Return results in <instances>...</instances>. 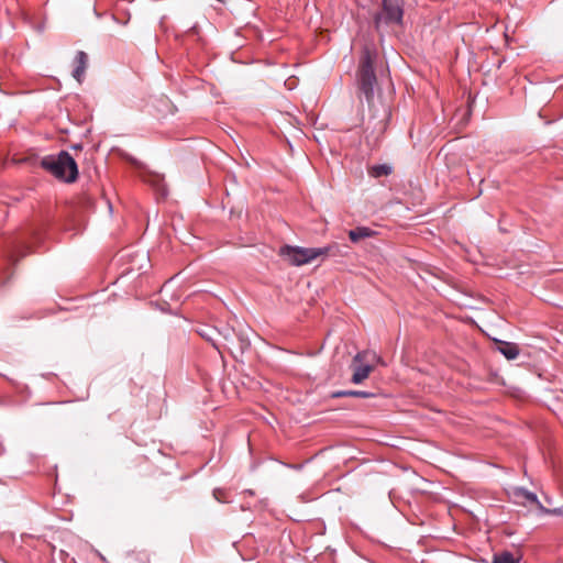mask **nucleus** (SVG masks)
I'll list each match as a JSON object with an SVG mask.
<instances>
[{
    "label": "nucleus",
    "mask_w": 563,
    "mask_h": 563,
    "mask_svg": "<svg viewBox=\"0 0 563 563\" xmlns=\"http://www.w3.org/2000/svg\"><path fill=\"white\" fill-rule=\"evenodd\" d=\"M375 233L376 232L368 227H356L349 231V238L353 243H358L362 240L372 238Z\"/></svg>",
    "instance_id": "obj_9"
},
{
    "label": "nucleus",
    "mask_w": 563,
    "mask_h": 563,
    "mask_svg": "<svg viewBox=\"0 0 563 563\" xmlns=\"http://www.w3.org/2000/svg\"><path fill=\"white\" fill-rule=\"evenodd\" d=\"M75 68L73 70V77L80 84L85 76V71L88 64V56L85 52L79 51L75 56Z\"/></svg>",
    "instance_id": "obj_7"
},
{
    "label": "nucleus",
    "mask_w": 563,
    "mask_h": 563,
    "mask_svg": "<svg viewBox=\"0 0 563 563\" xmlns=\"http://www.w3.org/2000/svg\"><path fill=\"white\" fill-rule=\"evenodd\" d=\"M324 252L325 251L317 250V247L284 245L279 250V255L290 265L302 266L312 263Z\"/></svg>",
    "instance_id": "obj_4"
},
{
    "label": "nucleus",
    "mask_w": 563,
    "mask_h": 563,
    "mask_svg": "<svg viewBox=\"0 0 563 563\" xmlns=\"http://www.w3.org/2000/svg\"><path fill=\"white\" fill-rule=\"evenodd\" d=\"M372 356V358L376 360L379 364L385 365L380 356L376 355L375 353L369 352H358L352 361L351 367L353 369L352 375V383L354 384H361L363 380H365L371 372L373 371V366L369 364H364L363 361L367 358V356Z\"/></svg>",
    "instance_id": "obj_5"
},
{
    "label": "nucleus",
    "mask_w": 563,
    "mask_h": 563,
    "mask_svg": "<svg viewBox=\"0 0 563 563\" xmlns=\"http://www.w3.org/2000/svg\"><path fill=\"white\" fill-rule=\"evenodd\" d=\"M376 56L377 53L373 45H364L360 58L357 81L360 91L364 95L367 102H371L373 99L376 86V75L373 67Z\"/></svg>",
    "instance_id": "obj_1"
},
{
    "label": "nucleus",
    "mask_w": 563,
    "mask_h": 563,
    "mask_svg": "<svg viewBox=\"0 0 563 563\" xmlns=\"http://www.w3.org/2000/svg\"><path fill=\"white\" fill-rule=\"evenodd\" d=\"M493 563H519V560L512 553L505 551L500 554H495Z\"/></svg>",
    "instance_id": "obj_14"
},
{
    "label": "nucleus",
    "mask_w": 563,
    "mask_h": 563,
    "mask_svg": "<svg viewBox=\"0 0 563 563\" xmlns=\"http://www.w3.org/2000/svg\"><path fill=\"white\" fill-rule=\"evenodd\" d=\"M387 128V113L385 112L384 117L379 119L373 128V131L369 134H366L365 139L368 143L376 144L379 140V136L384 134Z\"/></svg>",
    "instance_id": "obj_8"
},
{
    "label": "nucleus",
    "mask_w": 563,
    "mask_h": 563,
    "mask_svg": "<svg viewBox=\"0 0 563 563\" xmlns=\"http://www.w3.org/2000/svg\"><path fill=\"white\" fill-rule=\"evenodd\" d=\"M41 165L53 176L65 183H73L78 176L77 164L66 151H62L57 155L45 156Z\"/></svg>",
    "instance_id": "obj_2"
},
{
    "label": "nucleus",
    "mask_w": 563,
    "mask_h": 563,
    "mask_svg": "<svg viewBox=\"0 0 563 563\" xmlns=\"http://www.w3.org/2000/svg\"><path fill=\"white\" fill-rule=\"evenodd\" d=\"M510 496L516 504H520L523 506L536 505L539 508L544 509L541 503L539 501L538 496L523 487H512Z\"/></svg>",
    "instance_id": "obj_6"
},
{
    "label": "nucleus",
    "mask_w": 563,
    "mask_h": 563,
    "mask_svg": "<svg viewBox=\"0 0 563 563\" xmlns=\"http://www.w3.org/2000/svg\"><path fill=\"white\" fill-rule=\"evenodd\" d=\"M402 15V0H383V8L375 15V27L382 33L387 27L400 25Z\"/></svg>",
    "instance_id": "obj_3"
},
{
    "label": "nucleus",
    "mask_w": 563,
    "mask_h": 563,
    "mask_svg": "<svg viewBox=\"0 0 563 563\" xmlns=\"http://www.w3.org/2000/svg\"><path fill=\"white\" fill-rule=\"evenodd\" d=\"M213 496L218 501H224V493L221 489H214Z\"/></svg>",
    "instance_id": "obj_15"
},
{
    "label": "nucleus",
    "mask_w": 563,
    "mask_h": 563,
    "mask_svg": "<svg viewBox=\"0 0 563 563\" xmlns=\"http://www.w3.org/2000/svg\"><path fill=\"white\" fill-rule=\"evenodd\" d=\"M374 394L363 390H340L333 393L332 397H358V398H369L373 397Z\"/></svg>",
    "instance_id": "obj_11"
},
{
    "label": "nucleus",
    "mask_w": 563,
    "mask_h": 563,
    "mask_svg": "<svg viewBox=\"0 0 563 563\" xmlns=\"http://www.w3.org/2000/svg\"><path fill=\"white\" fill-rule=\"evenodd\" d=\"M390 173H391V167L386 164L375 165V166L371 167V169H369V175L375 178H378L382 176H387Z\"/></svg>",
    "instance_id": "obj_13"
},
{
    "label": "nucleus",
    "mask_w": 563,
    "mask_h": 563,
    "mask_svg": "<svg viewBox=\"0 0 563 563\" xmlns=\"http://www.w3.org/2000/svg\"><path fill=\"white\" fill-rule=\"evenodd\" d=\"M498 350L507 360H515L519 355V347L515 343L505 342Z\"/></svg>",
    "instance_id": "obj_10"
},
{
    "label": "nucleus",
    "mask_w": 563,
    "mask_h": 563,
    "mask_svg": "<svg viewBox=\"0 0 563 563\" xmlns=\"http://www.w3.org/2000/svg\"><path fill=\"white\" fill-rule=\"evenodd\" d=\"M317 250L325 251L320 257L325 258L328 256H342L343 252L338 243H332L327 246L317 247Z\"/></svg>",
    "instance_id": "obj_12"
}]
</instances>
